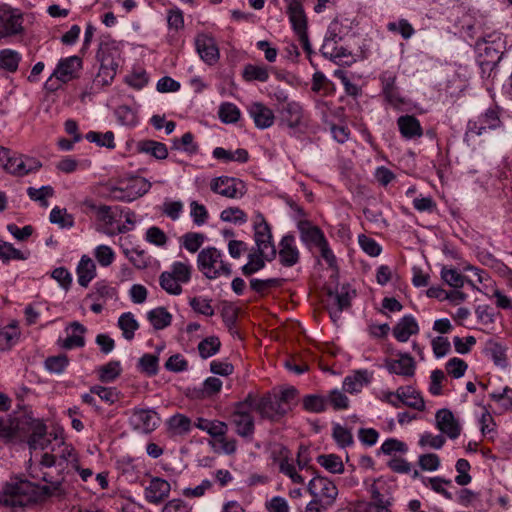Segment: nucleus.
I'll return each instance as SVG.
<instances>
[{
    "label": "nucleus",
    "instance_id": "obj_1",
    "mask_svg": "<svg viewBox=\"0 0 512 512\" xmlns=\"http://www.w3.org/2000/svg\"><path fill=\"white\" fill-rule=\"evenodd\" d=\"M42 479L47 485L39 486L17 476L10 478L0 489V505L11 509L25 508L48 497H60L65 494L62 486L63 476L53 480L49 473L45 472Z\"/></svg>",
    "mask_w": 512,
    "mask_h": 512
},
{
    "label": "nucleus",
    "instance_id": "obj_2",
    "mask_svg": "<svg viewBox=\"0 0 512 512\" xmlns=\"http://www.w3.org/2000/svg\"><path fill=\"white\" fill-rule=\"evenodd\" d=\"M0 437L7 442H26L30 449L44 450L51 444L52 434L47 432L44 422L29 410L15 412L4 420L0 418Z\"/></svg>",
    "mask_w": 512,
    "mask_h": 512
},
{
    "label": "nucleus",
    "instance_id": "obj_3",
    "mask_svg": "<svg viewBox=\"0 0 512 512\" xmlns=\"http://www.w3.org/2000/svg\"><path fill=\"white\" fill-rule=\"evenodd\" d=\"M297 395L298 391L294 387L285 388L279 393H267L262 396L258 413L264 419L277 422L292 410Z\"/></svg>",
    "mask_w": 512,
    "mask_h": 512
},
{
    "label": "nucleus",
    "instance_id": "obj_4",
    "mask_svg": "<svg viewBox=\"0 0 512 512\" xmlns=\"http://www.w3.org/2000/svg\"><path fill=\"white\" fill-rule=\"evenodd\" d=\"M196 263L199 272L209 280L230 277L232 274L231 264L226 260L224 252L214 246L201 249Z\"/></svg>",
    "mask_w": 512,
    "mask_h": 512
},
{
    "label": "nucleus",
    "instance_id": "obj_5",
    "mask_svg": "<svg viewBox=\"0 0 512 512\" xmlns=\"http://www.w3.org/2000/svg\"><path fill=\"white\" fill-rule=\"evenodd\" d=\"M300 240L308 248H317L323 260L329 267H335L337 260L323 231L308 220H300L297 223Z\"/></svg>",
    "mask_w": 512,
    "mask_h": 512
},
{
    "label": "nucleus",
    "instance_id": "obj_6",
    "mask_svg": "<svg viewBox=\"0 0 512 512\" xmlns=\"http://www.w3.org/2000/svg\"><path fill=\"white\" fill-rule=\"evenodd\" d=\"M54 440L57 442V446L51 448L52 453L42 455L40 464L47 468L56 466L61 471L67 470V472L69 469H78L79 457L75 448L63 440H58L56 436Z\"/></svg>",
    "mask_w": 512,
    "mask_h": 512
},
{
    "label": "nucleus",
    "instance_id": "obj_7",
    "mask_svg": "<svg viewBox=\"0 0 512 512\" xmlns=\"http://www.w3.org/2000/svg\"><path fill=\"white\" fill-rule=\"evenodd\" d=\"M0 166L12 175L25 176L37 171L41 167V163L35 158L18 155L8 148L0 146Z\"/></svg>",
    "mask_w": 512,
    "mask_h": 512
},
{
    "label": "nucleus",
    "instance_id": "obj_8",
    "mask_svg": "<svg viewBox=\"0 0 512 512\" xmlns=\"http://www.w3.org/2000/svg\"><path fill=\"white\" fill-rule=\"evenodd\" d=\"M0 166L12 175L25 176L37 171L41 167V163L35 158L18 155L8 148L0 146Z\"/></svg>",
    "mask_w": 512,
    "mask_h": 512
},
{
    "label": "nucleus",
    "instance_id": "obj_9",
    "mask_svg": "<svg viewBox=\"0 0 512 512\" xmlns=\"http://www.w3.org/2000/svg\"><path fill=\"white\" fill-rule=\"evenodd\" d=\"M151 183L142 177H135L119 185L108 187L109 196L118 201L132 202L142 197L151 189Z\"/></svg>",
    "mask_w": 512,
    "mask_h": 512
},
{
    "label": "nucleus",
    "instance_id": "obj_10",
    "mask_svg": "<svg viewBox=\"0 0 512 512\" xmlns=\"http://www.w3.org/2000/svg\"><path fill=\"white\" fill-rule=\"evenodd\" d=\"M253 230L258 252L265 255L266 260L274 258L276 249L272 241L271 229L263 214L260 212H257L253 217Z\"/></svg>",
    "mask_w": 512,
    "mask_h": 512
},
{
    "label": "nucleus",
    "instance_id": "obj_11",
    "mask_svg": "<svg viewBox=\"0 0 512 512\" xmlns=\"http://www.w3.org/2000/svg\"><path fill=\"white\" fill-rule=\"evenodd\" d=\"M502 125L500 110L498 107H490L478 117L467 123L465 137L481 136L488 130H494Z\"/></svg>",
    "mask_w": 512,
    "mask_h": 512
},
{
    "label": "nucleus",
    "instance_id": "obj_12",
    "mask_svg": "<svg viewBox=\"0 0 512 512\" xmlns=\"http://www.w3.org/2000/svg\"><path fill=\"white\" fill-rule=\"evenodd\" d=\"M307 489L313 498L321 501L322 507L331 506L338 495V489L333 481L316 474L309 481Z\"/></svg>",
    "mask_w": 512,
    "mask_h": 512
},
{
    "label": "nucleus",
    "instance_id": "obj_13",
    "mask_svg": "<svg viewBox=\"0 0 512 512\" xmlns=\"http://www.w3.org/2000/svg\"><path fill=\"white\" fill-rule=\"evenodd\" d=\"M24 32L23 15L8 5L0 6V38L21 35Z\"/></svg>",
    "mask_w": 512,
    "mask_h": 512
},
{
    "label": "nucleus",
    "instance_id": "obj_14",
    "mask_svg": "<svg viewBox=\"0 0 512 512\" xmlns=\"http://www.w3.org/2000/svg\"><path fill=\"white\" fill-rule=\"evenodd\" d=\"M81 68L82 60L77 56L60 59L52 75L45 83L46 88L49 90L56 89V86L53 83V78H56L62 83H66L74 79Z\"/></svg>",
    "mask_w": 512,
    "mask_h": 512
},
{
    "label": "nucleus",
    "instance_id": "obj_15",
    "mask_svg": "<svg viewBox=\"0 0 512 512\" xmlns=\"http://www.w3.org/2000/svg\"><path fill=\"white\" fill-rule=\"evenodd\" d=\"M210 189L213 193L228 199H239L246 192L243 181L229 176L212 178L210 181Z\"/></svg>",
    "mask_w": 512,
    "mask_h": 512
},
{
    "label": "nucleus",
    "instance_id": "obj_16",
    "mask_svg": "<svg viewBox=\"0 0 512 512\" xmlns=\"http://www.w3.org/2000/svg\"><path fill=\"white\" fill-rule=\"evenodd\" d=\"M504 41L499 33H493L477 43L479 56L487 64H495L501 59Z\"/></svg>",
    "mask_w": 512,
    "mask_h": 512
},
{
    "label": "nucleus",
    "instance_id": "obj_17",
    "mask_svg": "<svg viewBox=\"0 0 512 512\" xmlns=\"http://www.w3.org/2000/svg\"><path fill=\"white\" fill-rule=\"evenodd\" d=\"M195 49L203 62L214 65L220 58L219 48L213 36L207 33H198L194 40Z\"/></svg>",
    "mask_w": 512,
    "mask_h": 512
},
{
    "label": "nucleus",
    "instance_id": "obj_18",
    "mask_svg": "<svg viewBox=\"0 0 512 512\" xmlns=\"http://www.w3.org/2000/svg\"><path fill=\"white\" fill-rule=\"evenodd\" d=\"M130 422L134 429L143 433H150L158 427L160 418L152 409H135L130 418Z\"/></svg>",
    "mask_w": 512,
    "mask_h": 512
},
{
    "label": "nucleus",
    "instance_id": "obj_19",
    "mask_svg": "<svg viewBox=\"0 0 512 512\" xmlns=\"http://www.w3.org/2000/svg\"><path fill=\"white\" fill-rule=\"evenodd\" d=\"M247 112L258 129H267L274 124L273 111L261 102H252L247 106Z\"/></svg>",
    "mask_w": 512,
    "mask_h": 512
},
{
    "label": "nucleus",
    "instance_id": "obj_20",
    "mask_svg": "<svg viewBox=\"0 0 512 512\" xmlns=\"http://www.w3.org/2000/svg\"><path fill=\"white\" fill-rule=\"evenodd\" d=\"M436 427L450 439H456L461 433V427L453 413L446 408L436 412Z\"/></svg>",
    "mask_w": 512,
    "mask_h": 512
},
{
    "label": "nucleus",
    "instance_id": "obj_21",
    "mask_svg": "<svg viewBox=\"0 0 512 512\" xmlns=\"http://www.w3.org/2000/svg\"><path fill=\"white\" fill-rule=\"evenodd\" d=\"M300 252L296 245L295 237L285 235L279 243V260L285 267H292L298 263Z\"/></svg>",
    "mask_w": 512,
    "mask_h": 512
},
{
    "label": "nucleus",
    "instance_id": "obj_22",
    "mask_svg": "<svg viewBox=\"0 0 512 512\" xmlns=\"http://www.w3.org/2000/svg\"><path fill=\"white\" fill-rule=\"evenodd\" d=\"M384 367L389 373L404 377H411L415 373L414 358L407 353L399 354L398 359H386Z\"/></svg>",
    "mask_w": 512,
    "mask_h": 512
},
{
    "label": "nucleus",
    "instance_id": "obj_23",
    "mask_svg": "<svg viewBox=\"0 0 512 512\" xmlns=\"http://www.w3.org/2000/svg\"><path fill=\"white\" fill-rule=\"evenodd\" d=\"M281 120L289 128H297L304 123L305 113L303 106L296 101H288L280 109Z\"/></svg>",
    "mask_w": 512,
    "mask_h": 512
},
{
    "label": "nucleus",
    "instance_id": "obj_24",
    "mask_svg": "<svg viewBox=\"0 0 512 512\" xmlns=\"http://www.w3.org/2000/svg\"><path fill=\"white\" fill-rule=\"evenodd\" d=\"M170 490L169 482L159 477H153L145 488V499L149 503L159 504L169 496Z\"/></svg>",
    "mask_w": 512,
    "mask_h": 512
},
{
    "label": "nucleus",
    "instance_id": "obj_25",
    "mask_svg": "<svg viewBox=\"0 0 512 512\" xmlns=\"http://www.w3.org/2000/svg\"><path fill=\"white\" fill-rule=\"evenodd\" d=\"M397 126L401 136L406 140L419 139L423 136L420 121L413 115H402L397 119Z\"/></svg>",
    "mask_w": 512,
    "mask_h": 512
},
{
    "label": "nucleus",
    "instance_id": "obj_26",
    "mask_svg": "<svg viewBox=\"0 0 512 512\" xmlns=\"http://www.w3.org/2000/svg\"><path fill=\"white\" fill-rule=\"evenodd\" d=\"M231 422L236 428V433L241 437H251L254 433V418L248 410L235 408L231 415Z\"/></svg>",
    "mask_w": 512,
    "mask_h": 512
},
{
    "label": "nucleus",
    "instance_id": "obj_27",
    "mask_svg": "<svg viewBox=\"0 0 512 512\" xmlns=\"http://www.w3.org/2000/svg\"><path fill=\"white\" fill-rule=\"evenodd\" d=\"M65 332L67 334L66 338L58 341L62 348L70 350L84 346L83 334L86 332V328L81 323L72 322L66 327Z\"/></svg>",
    "mask_w": 512,
    "mask_h": 512
},
{
    "label": "nucleus",
    "instance_id": "obj_28",
    "mask_svg": "<svg viewBox=\"0 0 512 512\" xmlns=\"http://www.w3.org/2000/svg\"><path fill=\"white\" fill-rule=\"evenodd\" d=\"M98 57L100 64L117 73L121 65V55L115 43L101 44Z\"/></svg>",
    "mask_w": 512,
    "mask_h": 512
},
{
    "label": "nucleus",
    "instance_id": "obj_29",
    "mask_svg": "<svg viewBox=\"0 0 512 512\" xmlns=\"http://www.w3.org/2000/svg\"><path fill=\"white\" fill-rule=\"evenodd\" d=\"M287 14L292 28L297 35L307 32V18L299 0L290 1Z\"/></svg>",
    "mask_w": 512,
    "mask_h": 512
},
{
    "label": "nucleus",
    "instance_id": "obj_30",
    "mask_svg": "<svg viewBox=\"0 0 512 512\" xmlns=\"http://www.w3.org/2000/svg\"><path fill=\"white\" fill-rule=\"evenodd\" d=\"M96 217L105 226L104 233L108 236L125 233L130 229L126 225L113 227L115 214L110 206L100 205V208L97 209Z\"/></svg>",
    "mask_w": 512,
    "mask_h": 512
},
{
    "label": "nucleus",
    "instance_id": "obj_31",
    "mask_svg": "<svg viewBox=\"0 0 512 512\" xmlns=\"http://www.w3.org/2000/svg\"><path fill=\"white\" fill-rule=\"evenodd\" d=\"M76 275L78 284L82 287H88L90 282L96 277V264L88 255H82L77 267Z\"/></svg>",
    "mask_w": 512,
    "mask_h": 512
},
{
    "label": "nucleus",
    "instance_id": "obj_32",
    "mask_svg": "<svg viewBox=\"0 0 512 512\" xmlns=\"http://www.w3.org/2000/svg\"><path fill=\"white\" fill-rule=\"evenodd\" d=\"M396 397L400 399L401 404L418 411L425 409V402L419 392L411 386L399 387L396 391Z\"/></svg>",
    "mask_w": 512,
    "mask_h": 512
},
{
    "label": "nucleus",
    "instance_id": "obj_33",
    "mask_svg": "<svg viewBox=\"0 0 512 512\" xmlns=\"http://www.w3.org/2000/svg\"><path fill=\"white\" fill-rule=\"evenodd\" d=\"M137 150L141 153L149 154L158 160H164L168 157L167 146L155 140H142L137 143Z\"/></svg>",
    "mask_w": 512,
    "mask_h": 512
},
{
    "label": "nucleus",
    "instance_id": "obj_34",
    "mask_svg": "<svg viewBox=\"0 0 512 512\" xmlns=\"http://www.w3.org/2000/svg\"><path fill=\"white\" fill-rule=\"evenodd\" d=\"M370 382L369 373L367 370H359L352 375L345 377L343 382V389L349 393L360 392L361 389Z\"/></svg>",
    "mask_w": 512,
    "mask_h": 512
},
{
    "label": "nucleus",
    "instance_id": "obj_35",
    "mask_svg": "<svg viewBox=\"0 0 512 512\" xmlns=\"http://www.w3.org/2000/svg\"><path fill=\"white\" fill-rule=\"evenodd\" d=\"M194 425L214 438L224 437L228 430L227 424L218 420L210 421L204 418H197Z\"/></svg>",
    "mask_w": 512,
    "mask_h": 512
},
{
    "label": "nucleus",
    "instance_id": "obj_36",
    "mask_svg": "<svg viewBox=\"0 0 512 512\" xmlns=\"http://www.w3.org/2000/svg\"><path fill=\"white\" fill-rule=\"evenodd\" d=\"M171 142L173 150L184 152L190 156L199 152V145L194 141V135L191 132H186L180 138H173Z\"/></svg>",
    "mask_w": 512,
    "mask_h": 512
},
{
    "label": "nucleus",
    "instance_id": "obj_37",
    "mask_svg": "<svg viewBox=\"0 0 512 512\" xmlns=\"http://www.w3.org/2000/svg\"><path fill=\"white\" fill-rule=\"evenodd\" d=\"M22 60V55L10 48H5L0 50V69L14 73L17 71L20 61Z\"/></svg>",
    "mask_w": 512,
    "mask_h": 512
},
{
    "label": "nucleus",
    "instance_id": "obj_38",
    "mask_svg": "<svg viewBox=\"0 0 512 512\" xmlns=\"http://www.w3.org/2000/svg\"><path fill=\"white\" fill-rule=\"evenodd\" d=\"M192 271L193 266L188 260L175 261L171 264L170 269L168 270V272L183 285L190 282Z\"/></svg>",
    "mask_w": 512,
    "mask_h": 512
},
{
    "label": "nucleus",
    "instance_id": "obj_39",
    "mask_svg": "<svg viewBox=\"0 0 512 512\" xmlns=\"http://www.w3.org/2000/svg\"><path fill=\"white\" fill-rule=\"evenodd\" d=\"M49 220L61 229H71L75 224L73 215L69 214L65 208L58 206L50 211Z\"/></svg>",
    "mask_w": 512,
    "mask_h": 512
},
{
    "label": "nucleus",
    "instance_id": "obj_40",
    "mask_svg": "<svg viewBox=\"0 0 512 512\" xmlns=\"http://www.w3.org/2000/svg\"><path fill=\"white\" fill-rule=\"evenodd\" d=\"M242 76L249 82H266L269 79V71L265 65L247 64L243 68Z\"/></svg>",
    "mask_w": 512,
    "mask_h": 512
},
{
    "label": "nucleus",
    "instance_id": "obj_41",
    "mask_svg": "<svg viewBox=\"0 0 512 512\" xmlns=\"http://www.w3.org/2000/svg\"><path fill=\"white\" fill-rule=\"evenodd\" d=\"M303 408L311 413H322L328 405L327 397L319 394H308L302 399Z\"/></svg>",
    "mask_w": 512,
    "mask_h": 512
},
{
    "label": "nucleus",
    "instance_id": "obj_42",
    "mask_svg": "<svg viewBox=\"0 0 512 512\" xmlns=\"http://www.w3.org/2000/svg\"><path fill=\"white\" fill-rule=\"evenodd\" d=\"M206 236L200 232H187L180 238V245L190 253H196L206 241Z\"/></svg>",
    "mask_w": 512,
    "mask_h": 512
},
{
    "label": "nucleus",
    "instance_id": "obj_43",
    "mask_svg": "<svg viewBox=\"0 0 512 512\" xmlns=\"http://www.w3.org/2000/svg\"><path fill=\"white\" fill-rule=\"evenodd\" d=\"M486 355L495 365L505 368L507 366L506 349L499 343L488 341L485 348Z\"/></svg>",
    "mask_w": 512,
    "mask_h": 512
},
{
    "label": "nucleus",
    "instance_id": "obj_44",
    "mask_svg": "<svg viewBox=\"0 0 512 512\" xmlns=\"http://www.w3.org/2000/svg\"><path fill=\"white\" fill-rule=\"evenodd\" d=\"M93 256L97 263L103 268L111 266L116 259L114 250L105 244L97 245L93 249Z\"/></svg>",
    "mask_w": 512,
    "mask_h": 512
},
{
    "label": "nucleus",
    "instance_id": "obj_45",
    "mask_svg": "<svg viewBox=\"0 0 512 512\" xmlns=\"http://www.w3.org/2000/svg\"><path fill=\"white\" fill-rule=\"evenodd\" d=\"M386 28L389 32L399 34L405 40L413 37L415 29L411 23L404 18L388 22Z\"/></svg>",
    "mask_w": 512,
    "mask_h": 512
},
{
    "label": "nucleus",
    "instance_id": "obj_46",
    "mask_svg": "<svg viewBox=\"0 0 512 512\" xmlns=\"http://www.w3.org/2000/svg\"><path fill=\"white\" fill-rule=\"evenodd\" d=\"M28 253L23 252L13 246V244L0 240V260L7 263L11 260H25Z\"/></svg>",
    "mask_w": 512,
    "mask_h": 512
},
{
    "label": "nucleus",
    "instance_id": "obj_47",
    "mask_svg": "<svg viewBox=\"0 0 512 512\" xmlns=\"http://www.w3.org/2000/svg\"><path fill=\"white\" fill-rule=\"evenodd\" d=\"M123 253L137 269H145L150 263L146 252L139 247L123 248Z\"/></svg>",
    "mask_w": 512,
    "mask_h": 512
},
{
    "label": "nucleus",
    "instance_id": "obj_48",
    "mask_svg": "<svg viewBox=\"0 0 512 512\" xmlns=\"http://www.w3.org/2000/svg\"><path fill=\"white\" fill-rule=\"evenodd\" d=\"M85 139L99 147L115 148L114 133L112 131H106L105 133L89 131L86 133Z\"/></svg>",
    "mask_w": 512,
    "mask_h": 512
},
{
    "label": "nucleus",
    "instance_id": "obj_49",
    "mask_svg": "<svg viewBox=\"0 0 512 512\" xmlns=\"http://www.w3.org/2000/svg\"><path fill=\"white\" fill-rule=\"evenodd\" d=\"M319 465L333 474H340L344 471V465L341 458L335 454L319 455L317 457Z\"/></svg>",
    "mask_w": 512,
    "mask_h": 512
},
{
    "label": "nucleus",
    "instance_id": "obj_50",
    "mask_svg": "<svg viewBox=\"0 0 512 512\" xmlns=\"http://www.w3.org/2000/svg\"><path fill=\"white\" fill-rule=\"evenodd\" d=\"M190 218L194 225L200 227L207 223L209 213L205 205L199 203L196 200L189 202Z\"/></svg>",
    "mask_w": 512,
    "mask_h": 512
},
{
    "label": "nucleus",
    "instance_id": "obj_51",
    "mask_svg": "<svg viewBox=\"0 0 512 512\" xmlns=\"http://www.w3.org/2000/svg\"><path fill=\"white\" fill-rule=\"evenodd\" d=\"M27 195L32 201L39 202L43 207H48L47 198L54 196V188L50 185H44L40 188L29 187Z\"/></svg>",
    "mask_w": 512,
    "mask_h": 512
},
{
    "label": "nucleus",
    "instance_id": "obj_52",
    "mask_svg": "<svg viewBox=\"0 0 512 512\" xmlns=\"http://www.w3.org/2000/svg\"><path fill=\"white\" fill-rule=\"evenodd\" d=\"M139 370L147 376H154L159 370V357L154 354L146 353L138 361Z\"/></svg>",
    "mask_w": 512,
    "mask_h": 512
},
{
    "label": "nucleus",
    "instance_id": "obj_53",
    "mask_svg": "<svg viewBox=\"0 0 512 512\" xmlns=\"http://www.w3.org/2000/svg\"><path fill=\"white\" fill-rule=\"evenodd\" d=\"M121 370L119 361H110L99 368V380L103 383L113 382L121 374Z\"/></svg>",
    "mask_w": 512,
    "mask_h": 512
},
{
    "label": "nucleus",
    "instance_id": "obj_54",
    "mask_svg": "<svg viewBox=\"0 0 512 512\" xmlns=\"http://www.w3.org/2000/svg\"><path fill=\"white\" fill-rule=\"evenodd\" d=\"M169 429L176 435H185L191 430V420L185 415L177 414L168 421Z\"/></svg>",
    "mask_w": 512,
    "mask_h": 512
},
{
    "label": "nucleus",
    "instance_id": "obj_55",
    "mask_svg": "<svg viewBox=\"0 0 512 512\" xmlns=\"http://www.w3.org/2000/svg\"><path fill=\"white\" fill-rule=\"evenodd\" d=\"M418 331L417 322H398L393 329V335L398 341L406 342L411 335L417 334Z\"/></svg>",
    "mask_w": 512,
    "mask_h": 512
},
{
    "label": "nucleus",
    "instance_id": "obj_56",
    "mask_svg": "<svg viewBox=\"0 0 512 512\" xmlns=\"http://www.w3.org/2000/svg\"><path fill=\"white\" fill-rule=\"evenodd\" d=\"M159 284L163 290L171 295H180L182 293V285L178 280L171 275L168 271L161 273L159 277Z\"/></svg>",
    "mask_w": 512,
    "mask_h": 512
},
{
    "label": "nucleus",
    "instance_id": "obj_57",
    "mask_svg": "<svg viewBox=\"0 0 512 512\" xmlns=\"http://www.w3.org/2000/svg\"><path fill=\"white\" fill-rule=\"evenodd\" d=\"M220 219L223 222L242 225L247 222L246 213L239 207H228L221 211Z\"/></svg>",
    "mask_w": 512,
    "mask_h": 512
},
{
    "label": "nucleus",
    "instance_id": "obj_58",
    "mask_svg": "<svg viewBox=\"0 0 512 512\" xmlns=\"http://www.w3.org/2000/svg\"><path fill=\"white\" fill-rule=\"evenodd\" d=\"M440 274L442 280L451 287L461 288L465 283V277L455 268L444 266Z\"/></svg>",
    "mask_w": 512,
    "mask_h": 512
},
{
    "label": "nucleus",
    "instance_id": "obj_59",
    "mask_svg": "<svg viewBox=\"0 0 512 512\" xmlns=\"http://www.w3.org/2000/svg\"><path fill=\"white\" fill-rule=\"evenodd\" d=\"M20 332L15 325V322H11L0 330V348L5 349L11 347L18 339Z\"/></svg>",
    "mask_w": 512,
    "mask_h": 512
},
{
    "label": "nucleus",
    "instance_id": "obj_60",
    "mask_svg": "<svg viewBox=\"0 0 512 512\" xmlns=\"http://www.w3.org/2000/svg\"><path fill=\"white\" fill-rule=\"evenodd\" d=\"M221 346L219 338L211 336L203 339L198 344V351L202 358L206 359L215 355Z\"/></svg>",
    "mask_w": 512,
    "mask_h": 512
},
{
    "label": "nucleus",
    "instance_id": "obj_61",
    "mask_svg": "<svg viewBox=\"0 0 512 512\" xmlns=\"http://www.w3.org/2000/svg\"><path fill=\"white\" fill-rule=\"evenodd\" d=\"M218 115L223 123H235L240 118V110L235 104L225 102L220 105Z\"/></svg>",
    "mask_w": 512,
    "mask_h": 512
},
{
    "label": "nucleus",
    "instance_id": "obj_62",
    "mask_svg": "<svg viewBox=\"0 0 512 512\" xmlns=\"http://www.w3.org/2000/svg\"><path fill=\"white\" fill-rule=\"evenodd\" d=\"M332 437L341 448L351 446L354 443L351 431L340 424L333 425Z\"/></svg>",
    "mask_w": 512,
    "mask_h": 512
},
{
    "label": "nucleus",
    "instance_id": "obj_63",
    "mask_svg": "<svg viewBox=\"0 0 512 512\" xmlns=\"http://www.w3.org/2000/svg\"><path fill=\"white\" fill-rule=\"evenodd\" d=\"M265 255L258 253H251L248 255V262L242 266V272L244 275H251L258 272L265 266Z\"/></svg>",
    "mask_w": 512,
    "mask_h": 512
},
{
    "label": "nucleus",
    "instance_id": "obj_64",
    "mask_svg": "<svg viewBox=\"0 0 512 512\" xmlns=\"http://www.w3.org/2000/svg\"><path fill=\"white\" fill-rule=\"evenodd\" d=\"M117 121L124 126L133 127L138 124V117L134 110L130 107L123 105L116 110Z\"/></svg>",
    "mask_w": 512,
    "mask_h": 512
}]
</instances>
